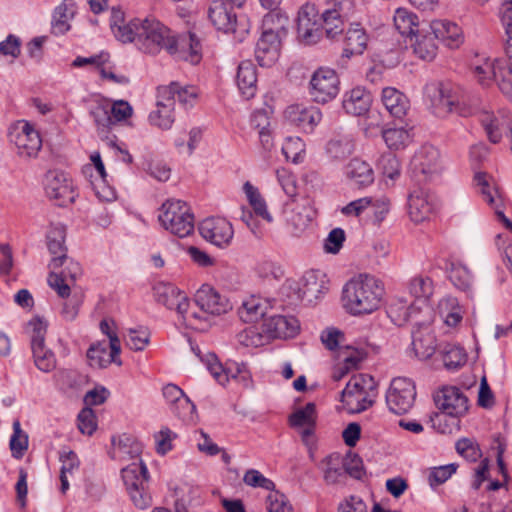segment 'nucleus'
<instances>
[{"label":"nucleus","instance_id":"f257e3e1","mask_svg":"<svg viewBox=\"0 0 512 512\" xmlns=\"http://www.w3.org/2000/svg\"><path fill=\"white\" fill-rule=\"evenodd\" d=\"M136 47L146 54L156 55L165 49L178 59L198 63L200 60V42L196 35L189 33L188 38L178 39L172 31L154 18L140 20Z\"/></svg>","mask_w":512,"mask_h":512},{"label":"nucleus","instance_id":"f03ea898","mask_svg":"<svg viewBox=\"0 0 512 512\" xmlns=\"http://www.w3.org/2000/svg\"><path fill=\"white\" fill-rule=\"evenodd\" d=\"M383 283L369 274H360L349 280L342 289L343 308L351 315L370 314L382 304Z\"/></svg>","mask_w":512,"mask_h":512},{"label":"nucleus","instance_id":"7ed1b4c3","mask_svg":"<svg viewBox=\"0 0 512 512\" xmlns=\"http://www.w3.org/2000/svg\"><path fill=\"white\" fill-rule=\"evenodd\" d=\"M263 25L265 30L257 41L255 57L260 66L270 67L279 59L282 40L287 37L288 17L267 13Z\"/></svg>","mask_w":512,"mask_h":512},{"label":"nucleus","instance_id":"20e7f679","mask_svg":"<svg viewBox=\"0 0 512 512\" xmlns=\"http://www.w3.org/2000/svg\"><path fill=\"white\" fill-rule=\"evenodd\" d=\"M288 318L284 314H272L264 317L261 323L249 326L240 331L236 338L240 345L258 348L276 339H286Z\"/></svg>","mask_w":512,"mask_h":512},{"label":"nucleus","instance_id":"39448f33","mask_svg":"<svg viewBox=\"0 0 512 512\" xmlns=\"http://www.w3.org/2000/svg\"><path fill=\"white\" fill-rule=\"evenodd\" d=\"M433 400L441 414L436 413L431 418L433 427H437L441 433L445 429L440 428L442 419L445 416L458 418L468 410V398L458 386H441L433 393Z\"/></svg>","mask_w":512,"mask_h":512},{"label":"nucleus","instance_id":"423d86ee","mask_svg":"<svg viewBox=\"0 0 512 512\" xmlns=\"http://www.w3.org/2000/svg\"><path fill=\"white\" fill-rule=\"evenodd\" d=\"M158 219L165 230L180 238H184L194 231V216L183 201H166L161 207Z\"/></svg>","mask_w":512,"mask_h":512},{"label":"nucleus","instance_id":"0eeeda50","mask_svg":"<svg viewBox=\"0 0 512 512\" xmlns=\"http://www.w3.org/2000/svg\"><path fill=\"white\" fill-rule=\"evenodd\" d=\"M425 93L437 116L443 117L453 111L464 116L469 113L460 108L463 100L460 89L450 82L431 83L426 86Z\"/></svg>","mask_w":512,"mask_h":512},{"label":"nucleus","instance_id":"6e6552de","mask_svg":"<svg viewBox=\"0 0 512 512\" xmlns=\"http://www.w3.org/2000/svg\"><path fill=\"white\" fill-rule=\"evenodd\" d=\"M200 360L218 384L229 381L247 383L252 381V374L244 362L227 360L222 364L214 353H208Z\"/></svg>","mask_w":512,"mask_h":512},{"label":"nucleus","instance_id":"1a4fd4ad","mask_svg":"<svg viewBox=\"0 0 512 512\" xmlns=\"http://www.w3.org/2000/svg\"><path fill=\"white\" fill-rule=\"evenodd\" d=\"M327 290V280L324 273L320 270L306 271L297 282L293 293H290V306L298 304L312 305Z\"/></svg>","mask_w":512,"mask_h":512},{"label":"nucleus","instance_id":"9d476101","mask_svg":"<svg viewBox=\"0 0 512 512\" xmlns=\"http://www.w3.org/2000/svg\"><path fill=\"white\" fill-rule=\"evenodd\" d=\"M30 333L31 350L35 365L43 372H49L56 366L54 353L45 346L47 323L35 317L28 323Z\"/></svg>","mask_w":512,"mask_h":512},{"label":"nucleus","instance_id":"9b49d317","mask_svg":"<svg viewBox=\"0 0 512 512\" xmlns=\"http://www.w3.org/2000/svg\"><path fill=\"white\" fill-rule=\"evenodd\" d=\"M10 142L17 149V154L22 158H34L42 147V139L34 127L25 120L13 123L8 133Z\"/></svg>","mask_w":512,"mask_h":512},{"label":"nucleus","instance_id":"f8f14e48","mask_svg":"<svg viewBox=\"0 0 512 512\" xmlns=\"http://www.w3.org/2000/svg\"><path fill=\"white\" fill-rule=\"evenodd\" d=\"M317 410L313 402L294 406L290 413V428L300 437L303 444L312 447L316 442Z\"/></svg>","mask_w":512,"mask_h":512},{"label":"nucleus","instance_id":"ddd939ff","mask_svg":"<svg viewBox=\"0 0 512 512\" xmlns=\"http://www.w3.org/2000/svg\"><path fill=\"white\" fill-rule=\"evenodd\" d=\"M411 171L418 182H426L438 176L442 171L439 150L432 145L422 146L411 160Z\"/></svg>","mask_w":512,"mask_h":512},{"label":"nucleus","instance_id":"4468645a","mask_svg":"<svg viewBox=\"0 0 512 512\" xmlns=\"http://www.w3.org/2000/svg\"><path fill=\"white\" fill-rule=\"evenodd\" d=\"M321 15L316 6L306 3L300 7L296 18L297 39L304 45L317 43L321 37L320 30Z\"/></svg>","mask_w":512,"mask_h":512},{"label":"nucleus","instance_id":"2eb2a0df","mask_svg":"<svg viewBox=\"0 0 512 512\" xmlns=\"http://www.w3.org/2000/svg\"><path fill=\"white\" fill-rule=\"evenodd\" d=\"M365 354L354 350L350 355L344 356L342 361L333 368L331 377L334 382L346 381V384H367L373 382V377L368 373L357 372Z\"/></svg>","mask_w":512,"mask_h":512},{"label":"nucleus","instance_id":"dca6fc26","mask_svg":"<svg viewBox=\"0 0 512 512\" xmlns=\"http://www.w3.org/2000/svg\"><path fill=\"white\" fill-rule=\"evenodd\" d=\"M339 93V78L329 68H319L310 80V95L318 103H326Z\"/></svg>","mask_w":512,"mask_h":512},{"label":"nucleus","instance_id":"f3484780","mask_svg":"<svg viewBox=\"0 0 512 512\" xmlns=\"http://www.w3.org/2000/svg\"><path fill=\"white\" fill-rule=\"evenodd\" d=\"M46 195L56 201L59 206H67L74 202L76 193L73 183L62 171H48L45 175Z\"/></svg>","mask_w":512,"mask_h":512},{"label":"nucleus","instance_id":"a211bd4d","mask_svg":"<svg viewBox=\"0 0 512 512\" xmlns=\"http://www.w3.org/2000/svg\"><path fill=\"white\" fill-rule=\"evenodd\" d=\"M268 307L276 311L285 310V301L273 299H262L251 295L244 299L237 309L240 320L244 323H256L267 314Z\"/></svg>","mask_w":512,"mask_h":512},{"label":"nucleus","instance_id":"6ab92c4d","mask_svg":"<svg viewBox=\"0 0 512 512\" xmlns=\"http://www.w3.org/2000/svg\"><path fill=\"white\" fill-rule=\"evenodd\" d=\"M120 351L121 346L118 336L111 337V342L99 341L93 343L87 350L88 363L94 368H105L111 363L121 365Z\"/></svg>","mask_w":512,"mask_h":512},{"label":"nucleus","instance_id":"aec40b11","mask_svg":"<svg viewBox=\"0 0 512 512\" xmlns=\"http://www.w3.org/2000/svg\"><path fill=\"white\" fill-rule=\"evenodd\" d=\"M202 237L217 247H227L234 235L232 224L221 217H210L203 220L199 227Z\"/></svg>","mask_w":512,"mask_h":512},{"label":"nucleus","instance_id":"412c9836","mask_svg":"<svg viewBox=\"0 0 512 512\" xmlns=\"http://www.w3.org/2000/svg\"><path fill=\"white\" fill-rule=\"evenodd\" d=\"M326 8L321 14L320 30L331 41H340L347 29L341 17L342 0H326Z\"/></svg>","mask_w":512,"mask_h":512},{"label":"nucleus","instance_id":"4be33fe9","mask_svg":"<svg viewBox=\"0 0 512 512\" xmlns=\"http://www.w3.org/2000/svg\"><path fill=\"white\" fill-rule=\"evenodd\" d=\"M194 302L204 314L210 315H221L232 308L226 297L207 284L202 285L196 291Z\"/></svg>","mask_w":512,"mask_h":512},{"label":"nucleus","instance_id":"5701e85b","mask_svg":"<svg viewBox=\"0 0 512 512\" xmlns=\"http://www.w3.org/2000/svg\"><path fill=\"white\" fill-rule=\"evenodd\" d=\"M142 453V444L132 435L122 433L111 437L109 457L118 462L138 460Z\"/></svg>","mask_w":512,"mask_h":512},{"label":"nucleus","instance_id":"b1692460","mask_svg":"<svg viewBox=\"0 0 512 512\" xmlns=\"http://www.w3.org/2000/svg\"><path fill=\"white\" fill-rule=\"evenodd\" d=\"M435 211L433 196L424 188L413 189L408 196V214L414 223L430 219Z\"/></svg>","mask_w":512,"mask_h":512},{"label":"nucleus","instance_id":"393cba45","mask_svg":"<svg viewBox=\"0 0 512 512\" xmlns=\"http://www.w3.org/2000/svg\"><path fill=\"white\" fill-rule=\"evenodd\" d=\"M341 40L344 42V48L340 61L342 64H346L351 57L364 53L368 46L369 35L361 24L352 23Z\"/></svg>","mask_w":512,"mask_h":512},{"label":"nucleus","instance_id":"a878e982","mask_svg":"<svg viewBox=\"0 0 512 512\" xmlns=\"http://www.w3.org/2000/svg\"><path fill=\"white\" fill-rule=\"evenodd\" d=\"M377 386H345L341 393V401L349 413H360L374 403Z\"/></svg>","mask_w":512,"mask_h":512},{"label":"nucleus","instance_id":"bb28decb","mask_svg":"<svg viewBox=\"0 0 512 512\" xmlns=\"http://www.w3.org/2000/svg\"><path fill=\"white\" fill-rule=\"evenodd\" d=\"M154 296L158 303L177 313H186L189 308L187 296L171 283H157L154 288Z\"/></svg>","mask_w":512,"mask_h":512},{"label":"nucleus","instance_id":"cd10ccee","mask_svg":"<svg viewBox=\"0 0 512 512\" xmlns=\"http://www.w3.org/2000/svg\"><path fill=\"white\" fill-rule=\"evenodd\" d=\"M170 90L166 88H158L156 110L149 115V121L152 125L160 129H170L175 121L174 101L169 97Z\"/></svg>","mask_w":512,"mask_h":512},{"label":"nucleus","instance_id":"c85d7f7f","mask_svg":"<svg viewBox=\"0 0 512 512\" xmlns=\"http://www.w3.org/2000/svg\"><path fill=\"white\" fill-rule=\"evenodd\" d=\"M415 325L416 329L412 331V348L416 357L426 360L436 351V337L425 322L416 321Z\"/></svg>","mask_w":512,"mask_h":512},{"label":"nucleus","instance_id":"c756f323","mask_svg":"<svg viewBox=\"0 0 512 512\" xmlns=\"http://www.w3.org/2000/svg\"><path fill=\"white\" fill-rule=\"evenodd\" d=\"M415 397V386H390L386 392L387 405L397 415L407 413L412 408Z\"/></svg>","mask_w":512,"mask_h":512},{"label":"nucleus","instance_id":"7c9ffc66","mask_svg":"<svg viewBox=\"0 0 512 512\" xmlns=\"http://www.w3.org/2000/svg\"><path fill=\"white\" fill-rule=\"evenodd\" d=\"M321 120V112L313 106L290 105V126L304 133H311Z\"/></svg>","mask_w":512,"mask_h":512},{"label":"nucleus","instance_id":"2f4dec72","mask_svg":"<svg viewBox=\"0 0 512 512\" xmlns=\"http://www.w3.org/2000/svg\"><path fill=\"white\" fill-rule=\"evenodd\" d=\"M208 18L211 24L219 31L224 33L236 32L237 19L226 4L220 0L212 1L207 10Z\"/></svg>","mask_w":512,"mask_h":512},{"label":"nucleus","instance_id":"473e14b6","mask_svg":"<svg viewBox=\"0 0 512 512\" xmlns=\"http://www.w3.org/2000/svg\"><path fill=\"white\" fill-rule=\"evenodd\" d=\"M428 28L434 38L442 41L449 48H458L463 42L461 28L455 23L447 20H434L428 24Z\"/></svg>","mask_w":512,"mask_h":512},{"label":"nucleus","instance_id":"72a5a7b5","mask_svg":"<svg viewBox=\"0 0 512 512\" xmlns=\"http://www.w3.org/2000/svg\"><path fill=\"white\" fill-rule=\"evenodd\" d=\"M371 104V93L362 87H355L346 92L342 101L345 112L353 116H361L369 112Z\"/></svg>","mask_w":512,"mask_h":512},{"label":"nucleus","instance_id":"f704fd0d","mask_svg":"<svg viewBox=\"0 0 512 512\" xmlns=\"http://www.w3.org/2000/svg\"><path fill=\"white\" fill-rule=\"evenodd\" d=\"M47 247L53 255L50 263L52 269L61 267L66 260L65 228L62 225H52L47 232Z\"/></svg>","mask_w":512,"mask_h":512},{"label":"nucleus","instance_id":"c9c22d12","mask_svg":"<svg viewBox=\"0 0 512 512\" xmlns=\"http://www.w3.org/2000/svg\"><path fill=\"white\" fill-rule=\"evenodd\" d=\"M236 83L242 97L246 100L253 98L257 92L256 67L250 60L242 61L237 69Z\"/></svg>","mask_w":512,"mask_h":512},{"label":"nucleus","instance_id":"e433bc0d","mask_svg":"<svg viewBox=\"0 0 512 512\" xmlns=\"http://www.w3.org/2000/svg\"><path fill=\"white\" fill-rule=\"evenodd\" d=\"M434 35L428 28V24L422 25L420 30L413 36L411 46L416 56L422 60L431 61L437 53V45Z\"/></svg>","mask_w":512,"mask_h":512},{"label":"nucleus","instance_id":"4c0bfd02","mask_svg":"<svg viewBox=\"0 0 512 512\" xmlns=\"http://www.w3.org/2000/svg\"><path fill=\"white\" fill-rule=\"evenodd\" d=\"M163 396L172 411L178 416H187L195 410V405L180 386H164Z\"/></svg>","mask_w":512,"mask_h":512},{"label":"nucleus","instance_id":"58836bf2","mask_svg":"<svg viewBox=\"0 0 512 512\" xmlns=\"http://www.w3.org/2000/svg\"><path fill=\"white\" fill-rule=\"evenodd\" d=\"M346 177L358 187H366L374 181V171L366 161L353 158L345 166Z\"/></svg>","mask_w":512,"mask_h":512},{"label":"nucleus","instance_id":"ea45409f","mask_svg":"<svg viewBox=\"0 0 512 512\" xmlns=\"http://www.w3.org/2000/svg\"><path fill=\"white\" fill-rule=\"evenodd\" d=\"M382 103L389 114L398 119L406 115L410 106L408 98L402 92L392 87L383 89Z\"/></svg>","mask_w":512,"mask_h":512},{"label":"nucleus","instance_id":"a19ab883","mask_svg":"<svg viewBox=\"0 0 512 512\" xmlns=\"http://www.w3.org/2000/svg\"><path fill=\"white\" fill-rule=\"evenodd\" d=\"M395 29L413 41V36L420 30L417 16L405 8L396 9L393 17Z\"/></svg>","mask_w":512,"mask_h":512},{"label":"nucleus","instance_id":"79ce46f5","mask_svg":"<svg viewBox=\"0 0 512 512\" xmlns=\"http://www.w3.org/2000/svg\"><path fill=\"white\" fill-rule=\"evenodd\" d=\"M438 310L441 318L447 326L455 327L463 318V311L457 298L444 297L439 301Z\"/></svg>","mask_w":512,"mask_h":512},{"label":"nucleus","instance_id":"37998d69","mask_svg":"<svg viewBox=\"0 0 512 512\" xmlns=\"http://www.w3.org/2000/svg\"><path fill=\"white\" fill-rule=\"evenodd\" d=\"M121 476L127 489L144 485L148 481V470L142 460L133 461L121 469Z\"/></svg>","mask_w":512,"mask_h":512},{"label":"nucleus","instance_id":"c03bdc74","mask_svg":"<svg viewBox=\"0 0 512 512\" xmlns=\"http://www.w3.org/2000/svg\"><path fill=\"white\" fill-rule=\"evenodd\" d=\"M243 191L248 199L253 213L267 222H272V216L269 213L265 199L262 197L258 188L246 181L243 185Z\"/></svg>","mask_w":512,"mask_h":512},{"label":"nucleus","instance_id":"a18cd8bd","mask_svg":"<svg viewBox=\"0 0 512 512\" xmlns=\"http://www.w3.org/2000/svg\"><path fill=\"white\" fill-rule=\"evenodd\" d=\"M420 311H422V306H418L416 303L407 305L406 301L399 300L390 304L388 313L397 325H403L414 320Z\"/></svg>","mask_w":512,"mask_h":512},{"label":"nucleus","instance_id":"49530a36","mask_svg":"<svg viewBox=\"0 0 512 512\" xmlns=\"http://www.w3.org/2000/svg\"><path fill=\"white\" fill-rule=\"evenodd\" d=\"M354 151V142L351 135H339L331 139L326 145V152L330 158L342 160Z\"/></svg>","mask_w":512,"mask_h":512},{"label":"nucleus","instance_id":"de8ad7c7","mask_svg":"<svg viewBox=\"0 0 512 512\" xmlns=\"http://www.w3.org/2000/svg\"><path fill=\"white\" fill-rule=\"evenodd\" d=\"M292 212L293 234L299 235L309 226L313 219L314 211L310 205V201L304 198L299 206L293 208Z\"/></svg>","mask_w":512,"mask_h":512},{"label":"nucleus","instance_id":"09e8293b","mask_svg":"<svg viewBox=\"0 0 512 512\" xmlns=\"http://www.w3.org/2000/svg\"><path fill=\"white\" fill-rule=\"evenodd\" d=\"M409 291L417 299L415 303L422 306V310L430 311L428 298L432 295L433 288L432 281L429 278L418 277L412 279L409 284Z\"/></svg>","mask_w":512,"mask_h":512},{"label":"nucleus","instance_id":"8fccbe9b","mask_svg":"<svg viewBox=\"0 0 512 512\" xmlns=\"http://www.w3.org/2000/svg\"><path fill=\"white\" fill-rule=\"evenodd\" d=\"M441 357L447 370H456L467 361L465 350L456 344H446L441 351Z\"/></svg>","mask_w":512,"mask_h":512},{"label":"nucleus","instance_id":"3c124183","mask_svg":"<svg viewBox=\"0 0 512 512\" xmlns=\"http://www.w3.org/2000/svg\"><path fill=\"white\" fill-rule=\"evenodd\" d=\"M159 88H166L170 90V99L177 100L183 105H193L198 96V89L195 86H182L179 82H171L167 86H160Z\"/></svg>","mask_w":512,"mask_h":512},{"label":"nucleus","instance_id":"603ef678","mask_svg":"<svg viewBox=\"0 0 512 512\" xmlns=\"http://www.w3.org/2000/svg\"><path fill=\"white\" fill-rule=\"evenodd\" d=\"M12 456L21 459L28 449V435L21 429L20 421L13 422V434L9 442Z\"/></svg>","mask_w":512,"mask_h":512},{"label":"nucleus","instance_id":"864d4df0","mask_svg":"<svg viewBox=\"0 0 512 512\" xmlns=\"http://www.w3.org/2000/svg\"><path fill=\"white\" fill-rule=\"evenodd\" d=\"M140 19L131 20L129 23L117 24L114 20L111 29L115 37L123 42H133L136 45V37L138 34Z\"/></svg>","mask_w":512,"mask_h":512},{"label":"nucleus","instance_id":"5fc2aeb1","mask_svg":"<svg viewBox=\"0 0 512 512\" xmlns=\"http://www.w3.org/2000/svg\"><path fill=\"white\" fill-rule=\"evenodd\" d=\"M90 115L93 117L99 131L105 132L114 125L111 112H109V102H97L91 107Z\"/></svg>","mask_w":512,"mask_h":512},{"label":"nucleus","instance_id":"6e6d98bb","mask_svg":"<svg viewBox=\"0 0 512 512\" xmlns=\"http://www.w3.org/2000/svg\"><path fill=\"white\" fill-rule=\"evenodd\" d=\"M503 7L504 11L501 16V22L506 35L504 51L508 58V63H512V0H504Z\"/></svg>","mask_w":512,"mask_h":512},{"label":"nucleus","instance_id":"4d7b16f0","mask_svg":"<svg viewBox=\"0 0 512 512\" xmlns=\"http://www.w3.org/2000/svg\"><path fill=\"white\" fill-rule=\"evenodd\" d=\"M499 89L504 94L512 93V63H508L507 66L502 61L496 60L495 74L493 78Z\"/></svg>","mask_w":512,"mask_h":512},{"label":"nucleus","instance_id":"13d9d810","mask_svg":"<svg viewBox=\"0 0 512 512\" xmlns=\"http://www.w3.org/2000/svg\"><path fill=\"white\" fill-rule=\"evenodd\" d=\"M74 13V3L70 0H65L55 11L56 21L54 29L59 33H65L68 31L70 28L68 21L73 18Z\"/></svg>","mask_w":512,"mask_h":512},{"label":"nucleus","instance_id":"bf43d9fd","mask_svg":"<svg viewBox=\"0 0 512 512\" xmlns=\"http://www.w3.org/2000/svg\"><path fill=\"white\" fill-rule=\"evenodd\" d=\"M378 169L381 171L383 176L394 180L400 175L401 164L395 154L387 152L382 154L379 158Z\"/></svg>","mask_w":512,"mask_h":512},{"label":"nucleus","instance_id":"052dcab7","mask_svg":"<svg viewBox=\"0 0 512 512\" xmlns=\"http://www.w3.org/2000/svg\"><path fill=\"white\" fill-rule=\"evenodd\" d=\"M382 138L390 149L398 150L409 141V133L404 128H388L382 131Z\"/></svg>","mask_w":512,"mask_h":512},{"label":"nucleus","instance_id":"680f3d73","mask_svg":"<svg viewBox=\"0 0 512 512\" xmlns=\"http://www.w3.org/2000/svg\"><path fill=\"white\" fill-rule=\"evenodd\" d=\"M458 465L450 463L429 469L428 483L432 488H435L445 483L457 470Z\"/></svg>","mask_w":512,"mask_h":512},{"label":"nucleus","instance_id":"e2e57ef3","mask_svg":"<svg viewBox=\"0 0 512 512\" xmlns=\"http://www.w3.org/2000/svg\"><path fill=\"white\" fill-rule=\"evenodd\" d=\"M62 304L61 315L67 321H73L79 312V308L83 302V294L81 292H71L66 296Z\"/></svg>","mask_w":512,"mask_h":512},{"label":"nucleus","instance_id":"0e129e2a","mask_svg":"<svg viewBox=\"0 0 512 512\" xmlns=\"http://www.w3.org/2000/svg\"><path fill=\"white\" fill-rule=\"evenodd\" d=\"M496 60H485L482 64L472 66V72L477 82L483 87H488L493 83L495 74Z\"/></svg>","mask_w":512,"mask_h":512},{"label":"nucleus","instance_id":"69168bd1","mask_svg":"<svg viewBox=\"0 0 512 512\" xmlns=\"http://www.w3.org/2000/svg\"><path fill=\"white\" fill-rule=\"evenodd\" d=\"M449 279L459 290L468 292L471 288L472 277L469 270L462 265H452Z\"/></svg>","mask_w":512,"mask_h":512},{"label":"nucleus","instance_id":"338daca9","mask_svg":"<svg viewBox=\"0 0 512 512\" xmlns=\"http://www.w3.org/2000/svg\"><path fill=\"white\" fill-rule=\"evenodd\" d=\"M363 131L366 137L373 138L382 135L383 119L378 111H369L368 115L363 121Z\"/></svg>","mask_w":512,"mask_h":512},{"label":"nucleus","instance_id":"774afa93","mask_svg":"<svg viewBox=\"0 0 512 512\" xmlns=\"http://www.w3.org/2000/svg\"><path fill=\"white\" fill-rule=\"evenodd\" d=\"M243 482L253 488H262L268 491H272L275 488V484L272 480L266 478L260 471L256 469H249L243 476Z\"/></svg>","mask_w":512,"mask_h":512}]
</instances>
